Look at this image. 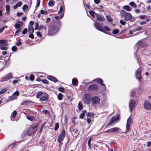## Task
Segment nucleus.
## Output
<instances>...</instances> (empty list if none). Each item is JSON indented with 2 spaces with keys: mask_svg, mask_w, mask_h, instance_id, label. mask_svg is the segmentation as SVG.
Returning <instances> with one entry per match:
<instances>
[{
  "mask_svg": "<svg viewBox=\"0 0 151 151\" xmlns=\"http://www.w3.org/2000/svg\"><path fill=\"white\" fill-rule=\"evenodd\" d=\"M78 108L80 110L83 109V106L82 103L81 101H79L78 104Z\"/></svg>",
  "mask_w": 151,
  "mask_h": 151,
  "instance_id": "c85d7f7f",
  "label": "nucleus"
},
{
  "mask_svg": "<svg viewBox=\"0 0 151 151\" xmlns=\"http://www.w3.org/2000/svg\"><path fill=\"white\" fill-rule=\"evenodd\" d=\"M38 126V125H32L31 127V128L32 129H34L36 128Z\"/></svg>",
  "mask_w": 151,
  "mask_h": 151,
  "instance_id": "6e6d98bb",
  "label": "nucleus"
},
{
  "mask_svg": "<svg viewBox=\"0 0 151 151\" xmlns=\"http://www.w3.org/2000/svg\"><path fill=\"white\" fill-rule=\"evenodd\" d=\"M119 116V115H118L117 116H113L111 119L110 122L108 124V125L114 124L118 122L120 119Z\"/></svg>",
  "mask_w": 151,
  "mask_h": 151,
  "instance_id": "7ed1b4c3",
  "label": "nucleus"
},
{
  "mask_svg": "<svg viewBox=\"0 0 151 151\" xmlns=\"http://www.w3.org/2000/svg\"><path fill=\"white\" fill-rule=\"evenodd\" d=\"M19 22L20 24L16 23L14 26L16 29H22L20 27L23 25V23L21 22Z\"/></svg>",
  "mask_w": 151,
  "mask_h": 151,
  "instance_id": "a211bd4d",
  "label": "nucleus"
},
{
  "mask_svg": "<svg viewBox=\"0 0 151 151\" xmlns=\"http://www.w3.org/2000/svg\"><path fill=\"white\" fill-rule=\"evenodd\" d=\"M27 118L30 121H32L34 119V117L32 116H29L27 117Z\"/></svg>",
  "mask_w": 151,
  "mask_h": 151,
  "instance_id": "8fccbe9b",
  "label": "nucleus"
},
{
  "mask_svg": "<svg viewBox=\"0 0 151 151\" xmlns=\"http://www.w3.org/2000/svg\"><path fill=\"white\" fill-rule=\"evenodd\" d=\"M98 88L97 86L95 85H92L88 87V89L91 91H96Z\"/></svg>",
  "mask_w": 151,
  "mask_h": 151,
  "instance_id": "ddd939ff",
  "label": "nucleus"
},
{
  "mask_svg": "<svg viewBox=\"0 0 151 151\" xmlns=\"http://www.w3.org/2000/svg\"><path fill=\"white\" fill-rule=\"evenodd\" d=\"M7 43L6 40H0V49L6 50L7 49Z\"/></svg>",
  "mask_w": 151,
  "mask_h": 151,
  "instance_id": "20e7f679",
  "label": "nucleus"
},
{
  "mask_svg": "<svg viewBox=\"0 0 151 151\" xmlns=\"http://www.w3.org/2000/svg\"><path fill=\"white\" fill-rule=\"evenodd\" d=\"M119 128L118 127H114L111 128L112 132H117L119 131Z\"/></svg>",
  "mask_w": 151,
  "mask_h": 151,
  "instance_id": "cd10ccee",
  "label": "nucleus"
},
{
  "mask_svg": "<svg viewBox=\"0 0 151 151\" xmlns=\"http://www.w3.org/2000/svg\"><path fill=\"white\" fill-rule=\"evenodd\" d=\"M43 93L41 91L39 92L36 95V97L38 98H40L41 96L42 95Z\"/></svg>",
  "mask_w": 151,
  "mask_h": 151,
  "instance_id": "7c9ffc66",
  "label": "nucleus"
},
{
  "mask_svg": "<svg viewBox=\"0 0 151 151\" xmlns=\"http://www.w3.org/2000/svg\"><path fill=\"white\" fill-rule=\"evenodd\" d=\"M62 96L63 95L61 93H59L58 96V99L60 100H62L63 99Z\"/></svg>",
  "mask_w": 151,
  "mask_h": 151,
  "instance_id": "473e14b6",
  "label": "nucleus"
},
{
  "mask_svg": "<svg viewBox=\"0 0 151 151\" xmlns=\"http://www.w3.org/2000/svg\"><path fill=\"white\" fill-rule=\"evenodd\" d=\"M146 16L145 15H140L139 16V17L141 19H145V17H146Z\"/></svg>",
  "mask_w": 151,
  "mask_h": 151,
  "instance_id": "603ef678",
  "label": "nucleus"
},
{
  "mask_svg": "<svg viewBox=\"0 0 151 151\" xmlns=\"http://www.w3.org/2000/svg\"><path fill=\"white\" fill-rule=\"evenodd\" d=\"M94 25L95 27L97 29L105 33L104 29L100 25L99 22L97 21H95Z\"/></svg>",
  "mask_w": 151,
  "mask_h": 151,
  "instance_id": "6e6552de",
  "label": "nucleus"
},
{
  "mask_svg": "<svg viewBox=\"0 0 151 151\" xmlns=\"http://www.w3.org/2000/svg\"><path fill=\"white\" fill-rule=\"evenodd\" d=\"M89 13L93 17L96 18V19L100 21H103L104 20L105 18L103 16L95 13L93 11H89Z\"/></svg>",
  "mask_w": 151,
  "mask_h": 151,
  "instance_id": "f257e3e1",
  "label": "nucleus"
},
{
  "mask_svg": "<svg viewBox=\"0 0 151 151\" xmlns=\"http://www.w3.org/2000/svg\"><path fill=\"white\" fill-rule=\"evenodd\" d=\"M92 139V137H90L89 138L88 141V144H91V141Z\"/></svg>",
  "mask_w": 151,
  "mask_h": 151,
  "instance_id": "e2e57ef3",
  "label": "nucleus"
},
{
  "mask_svg": "<svg viewBox=\"0 0 151 151\" xmlns=\"http://www.w3.org/2000/svg\"><path fill=\"white\" fill-rule=\"evenodd\" d=\"M6 13L8 14H9V11L10 10V7L9 5H7L6 6Z\"/></svg>",
  "mask_w": 151,
  "mask_h": 151,
  "instance_id": "c756f323",
  "label": "nucleus"
},
{
  "mask_svg": "<svg viewBox=\"0 0 151 151\" xmlns=\"http://www.w3.org/2000/svg\"><path fill=\"white\" fill-rule=\"evenodd\" d=\"M65 136V131L63 129L60 134L58 136V141L60 144H62V141H63Z\"/></svg>",
  "mask_w": 151,
  "mask_h": 151,
  "instance_id": "39448f33",
  "label": "nucleus"
},
{
  "mask_svg": "<svg viewBox=\"0 0 151 151\" xmlns=\"http://www.w3.org/2000/svg\"><path fill=\"white\" fill-rule=\"evenodd\" d=\"M146 24V22L144 21H142L141 22H140V25H144L145 24Z\"/></svg>",
  "mask_w": 151,
  "mask_h": 151,
  "instance_id": "774afa93",
  "label": "nucleus"
},
{
  "mask_svg": "<svg viewBox=\"0 0 151 151\" xmlns=\"http://www.w3.org/2000/svg\"><path fill=\"white\" fill-rule=\"evenodd\" d=\"M55 4V1L52 0H50L48 2V4L49 6L53 7Z\"/></svg>",
  "mask_w": 151,
  "mask_h": 151,
  "instance_id": "4be33fe9",
  "label": "nucleus"
},
{
  "mask_svg": "<svg viewBox=\"0 0 151 151\" xmlns=\"http://www.w3.org/2000/svg\"><path fill=\"white\" fill-rule=\"evenodd\" d=\"M106 18L107 20L109 22H111L112 21V19L111 18V16L109 15L106 16Z\"/></svg>",
  "mask_w": 151,
  "mask_h": 151,
  "instance_id": "e433bc0d",
  "label": "nucleus"
},
{
  "mask_svg": "<svg viewBox=\"0 0 151 151\" xmlns=\"http://www.w3.org/2000/svg\"><path fill=\"white\" fill-rule=\"evenodd\" d=\"M22 43L20 41L17 42H16V45L17 46L21 45H22Z\"/></svg>",
  "mask_w": 151,
  "mask_h": 151,
  "instance_id": "13d9d810",
  "label": "nucleus"
},
{
  "mask_svg": "<svg viewBox=\"0 0 151 151\" xmlns=\"http://www.w3.org/2000/svg\"><path fill=\"white\" fill-rule=\"evenodd\" d=\"M42 112L45 114H49V112L47 110H42Z\"/></svg>",
  "mask_w": 151,
  "mask_h": 151,
  "instance_id": "5fc2aeb1",
  "label": "nucleus"
},
{
  "mask_svg": "<svg viewBox=\"0 0 151 151\" xmlns=\"http://www.w3.org/2000/svg\"><path fill=\"white\" fill-rule=\"evenodd\" d=\"M42 81V82L44 84H47L48 83V81L46 79H43Z\"/></svg>",
  "mask_w": 151,
  "mask_h": 151,
  "instance_id": "864d4df0",
  "label": "nucleus"
},
{
  "mask_svg": "<svg viewBox=\"0 0 151 151\" xmlns=\"http://www.w3.org/2000/svg\"><path fill=\"white\" fill-rule=\"evenodd\" d=\"M47 78L49 80L55 82H57L58 81V80L55 78L51 76H48Z\"/></svg>",
  "mask_w": 151,
  "mask_h": 151,
  "instance_id": "dca6fc26",
  "label": "nucleus"
},
{
  "mask_svg": "<svg viewBox=\"0 0 151 151\" xmlns=\"http://www.w3.org/2000/svg\"><path fill=\"white\" fill-rule=\"evenodd\" d=\"M28 32L29 33H33L34 32V29L32 26H30L28 28Z\"/></svg>",
  "mask_w": 151,
  "mask_h": 151,
  "instance_id": "5701e85b",
  "label": "nucleus"
},
{
  "mask_svg": "<svg viewBox=\"0 0 151 151\" xmlns=\"http://www.w3.org/2000/svg\"><path fill=\"white\" fill-rule=\"evenodd\" d=\"M13 95H14L18 96L19 95V93L18 91H16L14 93Z\"/></svg>",
  "mask_w": 151,
  "mask_h": 151,
  "instance_id": "338daca9",
  "label": "nucleus"
},
{
  "mask_svg": "<svg viewBox=\"0 0 151 151\" xmlns=\"http://www.w3.org/2000/svg\"><path fill=\"white\" fill-rule=\"evenodd\" d=\"M58 90L61 92H64L65 91L63 87H60L58 88Z\"/></svg>",
  "mask_w": 151,
  "mask_h": 151,
  "instance_id": "c03bdc74",
  "label": "nucleus"
},
{
  "mask_svg": "<svg viewBox=\"0 0 151 151\" xmlns=\"http://www.w3.org/2000/svg\"><path fill=\"white\" fill-rule=\"evenodd\" d=\"M17 114V112L16 111H14L13 112V113H12V114H11V116H12L13 118V119H12V118H11L12 121H14L13 119L16 116Z\"/></svg>",
  "mask_w": 151,
  "mask_h": 151,
  "instance_id": "b1692460",
  "label": "nucleus"
},
{
  "mask_svg": "<svg viewBox=\"0 0 151 151\" xmlns=\"http://www.w3.org/2000/svg\"><path fill=\"white\" fill-rule=\"evenodd\" d=\"M142 28L141 26H137L136 28L134 29H133L134 32H136L137 31H139L142 30Z\"/></svg>",
  "mask_w": 151,
  "mask_h": 151,
  "instance_id": "393cba45",
  "label": "nucleus"
},
{
  "mask_svg": "<svg viewBox=\"0 0 151 151\" xmlns=\"http://www.w3.org/2000/svg\"><path fill=\"white\" fill-rule=\"evenodd\" d=\"M39 26L38 24L37 23H36V26L35 28V30L39 29Z\"/></svg>",
  "mask_w": 151,
  "mask_h": 151,
  "instance_id": "680f3d73",
  "label": "nucleus"
},
{
  "mask_svg": "<svg viewBox=\"0 0 151 151\" xmlns=\"http://www.w3.org/2000/svg\"><path fill=\"white\" fill-rule=\"evenodd\" d=\"M91 97L89 94H86L83 98V100L85 104H89L91 102Z\"/></svg>",
  "mask_w": 151,
  "mask_h": 151,
  "instance_id": "423d86ee",
  "label": "nucleus"
},
{
  "mask_svg": "<svg viewBox=\"0 0 151 151\" xmlns=\"http://www.w3.org/2000/svg\"><path fill=\"white\" fill-rule=\"evenodd\" d=\"M6 91L5 89H4L0 91V94H2L4 93Z\"/></svg>",
  "mask_w": 151,
  "mask_h": 151,
  "instance_id": "de8ad7c7",
  "label": "nucleus"
},
{
  "mask_svg": "<svg viewBox=\"0 0 151 151\" xmlns=\"http://www.w3.org/2000/svg\"><path fill=\"white\" fill-rule=\"evenodd\" d=\"M123 9L126 10L127 11H130L131 10L130 7L127 5L125 6H123Z\"/></svg>",
  "mask_w": 151,
  "mask_h": 151,
  "instance_id": "a878e982",
  "label": "nucleus"
},
{
  "mask_svg": "<svg viewBox=\"0 0 151 151\" xmlns=\"http://www.w3.org/2000/svg\"><path fill=\"white\" fill-rule=\"evenodd\" d=\"M129 5L133 7L136 8V4L133 1L130 2L129 4Z\"/></svg>",
  "mask_w": 151,
  "mask_h": 151,
  "instance_id": "bb28decb",
  "label": "nucleus"
},
{
  "mask_svg": "<svg viewBox=\"0 0 151 151\" xmlns=\"http://www.w3.org/2000/svg\"><path fill=\"white\" fill-rule=\"evenodd\" d=\"M132 17V15L129 13H127L124 16V19L125 20L128 21L130 20Z\"/></svg>",
  "mask_w": 151,
  "mask_h": 151,
  "instance_id": "4468645a",
  "label": "nucleus"
},
{
  "mask_svg": "<svg viewBox=\"0 0 151 151\" xmlns=\"http://www.w3.org/2000/svg\"><path fill=\"white\" fill-rule=\"evenodd\" d=\"M119 32V31L118 29L114 30L112 32V33L114 34H116L118 33Z\"/></svg>",
  "mask_w": 151,
  "mask_h": 151,
  "instance_id": "3c124183",
  "label": "nucleus"
},
{
  "mask_svg": "<svg viewBox=\"0 0 151 151\" xmlns=\"http://www.w3.org/2000/svg\"><path fill=\"white\" fill-rule=\"evenodd\" d=\"M93 116H94L93 114L92 113L88 112L87 114V116H90V117H92Z\"/></svg>",
  "mask_w": 151,
  "mask_h": 151,
  "instance_id": "a18cd8bd",
  "label": "nucleus"
},
{
  "mask_svg": "<svg viewBox=\"0 0 151 151\" xmlns=\"http://www.w3.org/2000/svg\"><path fill=\"white\" fill-rule=\"evenodd\" d=\"M63 14H60V17L58 16H56L55 17V18L56 19H61L63 16Z\"/></svg>",
  "mask_w": 151,
  "mask_h": 151,
  "instance_id": "72a5a7b5",
  "label": "nucleus"
},
{
  "mask_svg": "<svg viewBox=\"0 0 151 151\" xmlns=\"http://www.w3.org/2000/svg\"><path fill=\"white\" fill-rule=\"evenodd\" d=\"M135 102L132 99H131L129 103V107L131 111L133 109L135 106Z\"/></svg>",
  "mask_w": 151,
  "mask_h": 151,
  "instance_id": "9d476101",
  "label": "nucleus"
},
{
  "mask_svg": "<svg viewBox=\"0 0 151 151\" xmlns=\"http://www.w3.org/2000/svg\"><path fill=\"white\" fill-rule=\"evenodd\" d=\"M12 49L13 51H16L17 50V48L16 46H14L12 47Z\"/></svg>",
  "mask_w": 151,
  "mask_h": 151,
  "instance_id": "79ce46f5",
  "label": "nucleus"
},
{
  "mask_svg": "<svg viewBox=\"0 0 151 151\" xmlns=\"http://www.w3.org/2000/svg\"><path fill=\"white\" fill-rule=\"evenodd\" d=\"M48 97L47 94L46 93H44L43 96L40 98V100L42 101H46L48 100Z\"/></svg>",
  "mask_w": 151,
  "mask_h": 151,
  "instance_id": "2eb2a0df",
  "label": "nucleus"
},
{
  "mask_svg": "<svg viewBox=\"0 0 151 151\" xmlns=\"http://www.w3.org/2000/svg\"><path fill=\"white\" fill-rule=\"evenodd\" d=\"M137 44H138L139 47L142 46L143 45V42L141 41H139L137 43Z\"/></svg>",
  "mask_w": 151,
  "mask_h": 151,
  "instance_id": "a19ab883",
  "label": "nucleus"
},
{
  "mask_svg": "<svg viewBox=\"0 0 151 151\" xmlns=\"http://www.w3.org/2000/svg\"><path fill=\"white\" fill-rule=\"evenodd\" d=\"M27 32V28H25L23 30V31L22 32V33L24 35H25Z\"/></svg>",
  "mask_w": 151,
  "mask_h": 151,
  "instance_id": "09e8293b",
  "label": "nucleus"
},
{
  "mask_svg": "<svg viewBox=\"0 0 151 151\" xmlns=\"http://www.w3.org/2000/svg\"><path fill=\"white\" fill-rule=\"evenodd\" d=\"M37 36H38L40 37H42V34H41L40 32H37Z\"/></svg>",
  "mask_w": 151,
  "mask_h": 151,
  "instance_id": "bf43d9fd",
  "label": "nucleus"
},
{
  "mask_svg": "<svg viewBox=\"0 0 151 151\" xmlns=\"http://www.w3.org/2000/svg\"><path fill=\"white\" fill-rule=\"evenodd\" d=\"M35 77L33 75H31L29 77V79L31 81H33L34 80Z\"/></svg>",
  "mask_w": 151,
  "mask_h": 151,
  "instance_id": "37998d69",
  "label": "nucleus"
},
{
  "mask_svg": "<svg viewBox=\"0 0 151 151\" xmlns=\"http://www.w3.org/2000/svg\"><path fill=\"white\" fill-rule=\"evenodd\" d=\"M12 74L11 73H9L4 77L2 78L1 81H8L12 78Z\"/></svg>",
  "mask_w": 151,
  "mask_h": 151,
  "instance_id": "1a4fd4ad",
  "label": "nucleus"
},
{
  "mask_svg": "<svg viewBox=\"0 0 151 151\" xmlns=\"http://www.w3.org/2000/svg\"><path fill=\"white\" fill-rule=\"evenodd\" d=\"M15 143H13L12 144H11L10 145L9 147H10L11 148H12L13 147L15 146Z\"/></svg>",
  "mask_w": 151,
  "mask_h": 151,
  "instance_id": "0e129e2a",
  "label": "nucleus"
},
{
  "mask_svg": "<svg viewBox=\"0 0 151 151\" xmlns=\"http://www.w3.org/2000/svg\"><path fill=\"white\" fill-rule=\"evenodd\" d=\"M72 84L73 85L77 86L78 85V81L76 78H73L72 80Z\"/></svg>",
  "mask_w": 151,
  "mask_h": 151,
  "instance_id": "6ab92c4d",
  "label": "nucleus"
},
{
  "mask_svg": "<svg viewBox=\"0 0 151 151\" xmlns=\"http://www.w3.org/2000/svg\"><path fill=\"white\" fill-rule=\"evenodd\" d=\"M120 22V23L122 25H124L126 24L125 22L122 20H121Z\"/></svg>",
  "mask_w": 151,
  "mask_h": 151,
  "instance_id": "052dcab7",
  "label": "nucleus"
},
{
  "mask_svg": "<svg viewBox=\"0 0 151 151\" xmlns=\"http://www.w3.org/2000/svg\"><path fill=\"white\" fill-rule=\"evenodd\" d=\"M91 101L93 104L96 105L99 104L100 102V99L98 97L95 96L91 98Z\"/></svg>",
  "mask_w": 151,
  "mask_h": 151,
  "instance_id": "0eeeda50",
  "label": "nucleus"
},
{
  "mask_svg": "<svg viewBox=\"0 0 151 151\" xmlns=\"http://www.w3.org/2000/svg\"><path fill=\"white\" fill-rule=\"evenodd\" d=\"M136 77L138 80H140L142 78L140 71H137L136 73Z\"/></svg>",
  "mask_w": 151,
  "mask_h": 151,
  "instance_id": "f3484780",
  "label": "nucleus"
},
{
  "mask_svg": "<svg viewBox=\"0 0 151 151\" xmlns=\"http://www.w3.org/2000/svg\"><path fill=\"white\" fill-rule=\"evenodd\" d=\"M22 4V3L21 1H19L14 6V9H16L17 7L21 6Z\"/></svg>",
  "mask_w": 151,
  "mask_h": 151,
  "instance_id": "aec40b11",
  "label": "nucleus"
},
{
  "mask_svg": "<svg viewBox=\"0 0 151 151\" xmlns=\"http://www.w3.org/2000/svg\"><path fill=\"white\" fill-rule=\"evenodd\" d=\"M40 13L42 14H44L45 15H47L48 14V12L47 11H45L43 10H41L40 11Z\"/></svg>",
  "mask_w": 151,
  "mask_h": 151,
  "instance_id": "4c0bfd02",
  "label": "nucleus"
},
{
  "mask_svg": "<svg viewBox=\"0 0 151 151\" xmlns=\"http://www.w3.org/2000/svg\"><path fill=\"white\" fill-rule=\"evenodd\" d=\"M59 125L58 123H55V125L54 128L55 131L57 130L59 127Z\"/></svg>",
  "mask_w": 151,
  "mask_h": 151,
  "instance_id": "f704fd0d",
  "label": "nucleus"
},
{
  "mask_svg": "<svg viewBox=\"0 0 151 151\" xmlns=\"http://www.w3.org/2000/svg\"><path fill=\"white\" fill-rule=\"evenodd\" d=\"M18 82V81L17 80H15L13 81V83L14 84H15L16 83H17Z\"/></svg>",
  "mask_w": 151,
  "mask_h": 151,
  "instance_id": "69168bd1",
  "label": "nucleus"
},
{
  "mask_svg": "<svg viewBox=\"0 0 151 151\" xmlns=\"http://www.w3.org/2000/svg\"><path fill=\"white\" fill-rule=\"evenodd\" d=\"M28 8V6L26 5H24L22 7L23 10L24 11L26 10Z\"/></svg>",
  "mask_w": 151,
  "mask_h": 151,
  "instance_id": "ea45409f",
  "label": "nucleus"
},
{
  "mask_svg": "<svg viewBox=\"0 0 151 151\" xmlns=\"http://www.w3.org/2000/svg\"><path fill=\"white\" fill-rule=\"evenodd\" d=\"M37 3H36V7H38L40 5V0H37Z\"/></svg>",
  "mask_w": 151,
  "mask_h": 151,
  "instance_id": "49530a36",
  "label": "nucleus"
},
{
  "mask_svg": "<svg viewBox=\"0 0 151 151\" xmlns=\"http://www.w3.org/2000/svg\"><path fill=\"white\" fill-rule=\"evenodd\" d=\"M96 81L98 82L99 83L101 84V85L104 86V89H106L105 87V85L103 83V81L102 79L100 78H97L95 80Z\"/></svg>",
  "mask_w": 151,
  "mask_h": 151,
  "instance_id": "412c9836",
  "label": "nucleus"
},
{
  "mask_svg": "<svg viewBox=\"0 0 151 151\" xmlns=\"http://www.w3.org/2000/svg\"><path fill=\"white\" fill-rule=\"evenodd\" d=\"M63 11V7L62 5L60 6V10L58 12V13L59 14L61 13Z\"/></svg>",
  "mask_w": 151,
  "mask_h": 151,
  "instance_id": "58836bf2",
  "label": "nucleus"
},
{
  "mask_svg": "<svg viewBox=\"0 0 151 151\" xmlns=\"http://www.w3.org/2000/svg\"><path fill=\"white\" fill-rule=\"evenodd\" d=\"M10 61L9 60V58L8 60H6L5 61V65L7 66H8L9 65L10 63Z\"/></svg>",
  "mask_w": 151,
  "mask_h": 151,
  "instance_id": "c9c22d12",
  "label": "nucleus"
},
{
  "mask_svg": "<svg viewBox=\"0 0 151 151\" xmlns=\"http://www.w3.org/2000/svg\"><path fill=\"white\" fill-rule=\"evenodd\" d=\"M58 29V27L55 25L50 27L48 31V34L49 35H53L56 32Z\"/></svg>",
  "mask_w": 151,
  "mask_h": 151,
  "instance_id": "f03ea898",
  "label": "nucleus"
},
{
  "mask_svg": "<svg viewBox=\"0 0 151 151\" xmlns=\"http://www.w3.org/2000/svg\"><path fill=\"white\" fill-rule=\"evenodd\" d=\"M131 124V119L130 117H129L127 120V123L126 125V129L127 130L126 131L129 132L130 130V126Z\"/></svg>",
  "mask_w": 151,
  "mask_h": 151,
  "instance_id": "f8f14e48",
  "label": "nucleus"
},
{
  "mask_svg": "<svg viewBox=\"0 0 151 151\" xmlns=\"http://www.w3.org/2000/svg\"><path fill=\"white\" fill-rule=\"evenodd\" d=\"M144 108L146 109L150 110L151 109V105L147 101H145L144 103Z\"/></svg>",
  "mask_w": 151,
  "mask_h": 151,
  "instance_id": "9b49d317",
  "label": "nucleus"
},
{
  "mask_svg": "<svg viewBox=\"0 0 151 151\" xmlns=\"http://www.w3.org/2000/svg\"><path fill=\"white\" fill-rule=\"evenodd\" d=\"M120 14L122 17L125 16V15L127 13L124 10H121L120 11Z\"/></svg>",
  "mask_w": 151,
  "mask_h": 151,
  "instance_id": "2f4dec72",
  "label": "nucleus"
},
{
  "mask_svg": "<svg viewBox=\"0 0 151 151\" xmlns=\"http://www.w3.org/2000/svg\"><path fill=\"white\" fill-rule=\"evenodd\" d=\"M30 34L29 35V37L32 38V39H34V36L33 35L32 33H30Z\"/></svg>",
  "mask_w": 151,
  "mask_h": 151,
  "instance_id": "4d7b16f0",
  "label": "nucleus"
}]
</instances>
